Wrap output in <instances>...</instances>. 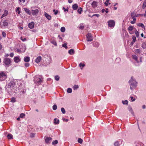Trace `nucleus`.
<instances>
[{"label":"nucleus","mask_w":146,"mask_h":146,"mask_svg":"<svg viewBox=\"0 0 146 146\" xmlns=\"http://www.w3.org/2000/svg\"><path fill=\"white\" fill-rule=\"evenodd\" d=\"M129 82L130 86V89L133 90L137 86V82L132 77L131 79L129 81Z\"/></svg>","instance_id":"f257e3e1"},{"label":"nucleus","mask_w":146,"mask_h":146,"mask_svg":"<svg viewBox=\"0 0 146 146\" xmlns=\"http://www.w3.org/2000/svg\"><path fill=\"white\" fill-rule=\"evenodd\" d=\"M34 80L35 83L37 85H40L42 82L41 77L39 75H36L35 76Z\"/></svg>","instance_id":"f03ea898"},{"label":"nucleus","mask_w":146,"mask_h":146,"mask_svg":"<svg viewBox=\"0 0 146 146\" xmlns=\"http://www.w3.org/2000/svg\"><path fill=\"white\" fill-rule=\"evenodd\" d=\"M7 78V76L6 73L3 72H0V81H3Z\"/></svg>","instance_id":"7ed1b4c3"},{"label":"nucleus","mask_w":146,"mask_h":146,"mask_svg":"<svg viewBox=\"0 0 146 146\" xmlns=\"http://www.w3.org/2000/svg\"><path fill=\"white\" fill-rule=\"evenodd\" d=\"M3 62L6 66L8 67L9 65H11V61L10 58H6L4 59Z\"/></svg>","instance_id":"20e7f679"},{"label":"nucleus","mask_w":146,"mask_h":146,"mask_svg":"<svg viewBox=\"0 0 146 146\" xmlns=\"http://www.w3.org/2000/svg\"><path fill=\"white\" fill-rule=\"evenodd\" d=\"M108 26L111 28H113L115 25V22L112 20H110L108 21Z\"/></svg>","instance_id":"39448f33"},{"label":"nucleus","mask_w":146,"mask_h":146,"mask_svg":"<svg viewBox=\"0 0 146 146\" xmlns=\"http://www.w3.org/2000/svg\"><path fill=\"white\" fill-rule=\"evenodd\" d=\"M134 29H135L136 31H137V30L134 28V27L132 26H129L127 28V30H128L129 33L131 35L134 33V32L133 31Z\"/></svg>","instance_id":"423d86ee"},{"label":"nucleus","mask_w":146,"mask_h":146,"mask_svg":"<svg viewBox=\"0 0 146 146\" xmlns=\"http://www.w3.org/2000/svg\"><path fill=\"white\" fill-rule=\"evenodd\" d=\"M86 37L87 39V41H92L93 38L90 33H88L86 35Z\"/></svg>","instance_id":"0eeeda50"},{"label":"nucleus","mask_w":146,"mask_h":146,"mask_svg":"<svg viewBox=\"0 0 146 146\" xmlns=\"http://www.w3.org/2000/svg\"><path fill=\"white\" fill-rule=\"evenodd\" d=\"M8 23L6 21H4L0 24V26L2 28H5L8 25Z\"/></svg>","instance_id":"6e6552de"},{"label":"nucleus","mask_w":146,"mask_h":146,"mask_svg":"<svg viewBox=\"0 0 146 146\" xmlns=\"http://www.w3.org/2000/svg\"><path fill=\"white\" fill-rule=\"evenodd\" d=\"M39 12L38 10L36 9L35 10H32L31 11L32 14L33 15H36L38 14Z\"/></svg>","instance_id":"1a4fd4ad"},{"label":"nucleus","mask_w":146,"mask_h":146,"mask_svg":"<svg viewBox=\"0 0 146 146\" xmlns=\"http://www.w3.org/2000/svg\"><path fill=\"white\" fill-rule=\"evenodd\" d=\"M14 60L16 63H18L20 61V60L18 56H16L14 57Z\"/></svg>","instance_id":"9d476101"},{"label":"nucleus","mask_w":146,"mask_h":146,"mask_svg":"<svg viewBox=\"0 0 146 146\" xmlns=\"http://www.w3.org/2000/svg\"><path fill=\"white\" fill-rule=\"evenodd\" d=\"M34 23L33 22L29 23L28 24V27L31 29H32L34 28Z\"/></svg>","instance_id":"9b49d317"},{"label":"nucleus","mask_w":146,"mask_h":146,"mask_svg":"<svg viewBox=\"0 0 146 146\" xmlns=\"http://www.w3.org/2000/svg\"><path fill=\"white\" fill-rule=\"evenodd\" d=\"M8 14V12L7 10H5L4 12V13L3 14L1 17V18H2L5 17Z\"/></svg>","instance_id":"f8f14e48"},{"label":"nucleus","mask_w":146,"mask_h":146,"mask_svg":"<svg viewBox=\"0 0 146 146\" xmlns=\"http://www.w3.org/2000/svg\"><path fill=\"white\" fill-rule=\"evenodd\" d=\"M14 85L12 83H9L8 85V88L12 90L14 87Z\"/></svg>","instance_id":"ddd939ff"},{"label":"nucleus","mask_w":146,"mask_h":146,"mask_svg":"<svg viewBox=\"0 0 146 146\" xmlns=\"http://www.w3.org/2000/svg\"><path fill=\"white\" fill-rule=\"evenodd\" d=\"M44 15L46 18L48 20H50L51 19V16L49 15L48 13H45Z\"/></svg>","instance_id":"4468645a"},{"label":"nucleus","mask_w":146,"mask_h":146,"mask_svg":"<svg viewBox=\"0 0 146 146\" xmlns=\"http://www.w3.org/2000/svg\"><path fill=\"white\" fill-rule=\"evenodd\" d=\"M68 52L69 54L72 55L75 52L74 49H71L69 50Z\"/></svg>","instance_id":"2eb2a0df"},{"label":"nucleus","mask_w":146,"mask_h":146,"mask_svg":"<svg viewBox=\"0 0 146 146\" xmlns=\"http://www.w3.org/2000/svg\"><path fill=\"white\" fill-rule=\"evenodd\" d=\"M41 59V57L40 56H38L35 60V62L36 63H39L40 62Z\"/></svg>","instance_id":"dca6fc26"},{"label":"nucleus","mask_w":146,"mask_h":146,"mask_svg":"<svg viewBox=\"0 0 146 146\" xmlns=\"http://www.w3.org/2000/svg\"><path fill=\"white\" fill-rule=\"evenodd\" d=\"M52 139V138L50 137H47L46 138L45 140V142L46 143H48Z\"/></svg>","instance_id":"f3484780"},{"label":"nucleus","mask_w":146,"mask_h":146,"mask_svg":"<svg viewBox=\"0 0 146 146\" xmlns=\"http://www.w3.org/2000/svg\"><path fill=\"white\" fill-rule=\"evenodd\" d=\"M30 60V58L29 57H25L24 58V61L26 62H29Z\"/></svg>","instance_id":"a211bd4d"},{"label":"nucleus","mask_w":146,"mask_h":146,"mask_svg":"<svg viewBox=\"0 0 146 146\" xmlns=\"http://www.w3.org/2000/svg\"><path fill=\"white\" fill-rule=\"evenodd\" d=\"M78 7L77 4H75L72 5V7L74 10H76L77 9Z\"/></svg>","instance_id":"6ab92c4d"},{"label":"nucleus","mask_w":146,"mask_h":146,"mask_svg":"<svg viewBox=\"0 0 146 146\" xmlns=\"http://www.w3.org/2000/svg\"><path fill=\"white\" fill-rule=\"evenodd\" d=\"M24 9L29 15H30L31 14V13L30 11V10L26 8H25Z\"/></svg>","instance_id":"aec40b11"},{"label":"nucleus","mask_w":146,"mask_h":146,"mask_svg":"<svg viewBox=\"0 0 146 146\" xmlns=\"http://www.w3.org/2000/svg\"><path fill=\"white\" fill-rule=\"evenodd\" d=\"M137 25L139 27H142V28L145 29V27L144 25L142 23H138L137 24Z\"/></svg>","instance_id":"412c9836"},{"label":"nucleus","mask_w":146,"mask_h":146,"mask_svg":"<svg viewBox=\"0 0 146 146\" xmlns=\"http://www.w3.org/2000/svg\"><path fill=\"white\" fill-rule=\"evenodd\" d=\"M133 58L137 62H139V61L137 60V56L135 55H132Z\"/></svg>","instance_id":"4be33fe9"},{"label":"nucleus","mask_w":146,"mask_h":146,"mask_svg":"<svg viewBox=\"0 0 146 146\" xmlns=\"http://www.w3.org/2000/svg\"><path fill=\"white\" fill-rule=\"evenodd\" d=\"M97 2L96 1H93L92 4L93 7L95 8L97 6Z\"/></svg>","instance_id":"5701e85b"},{"label":"nucleus","mask_w":146,"mask_h":146,"mask_svg":"<svg viewBox=\"0 0 146 146\" xmlns=\"http://www.w3.org/2000/svg\"><path fill=\"white\" fill-rule=\"evenodd\" d=\"M59 119H56L55 118L54 119V123L55 124H58L59 123Z\"/></svg>","instance_id":"b1692460"},{"label":"nucleus","mask_w":146,"mask_h":146,"mask_svg":"<svg viewBox=\"0 0 146 146\" xmlns=\"http://www.w3.org/2000/svg\"><path fill=\"white\" fill-rule=\"evenodd\" d=\"M7 138H8V139H13V136L11 134H8L7 135Z\"/></svg>","instance_id":"393cba45"},{"label":"nucleus","mask_w":146,"mask_h":146,"mask_svg":"<svg viewBox=\"0 0 146 146\" xmlns=\"http://www.w3.org/2000/svg\"><path fill=\"white\" fill-rule=\"evenodd\" d=\"M93 45L95 47H98L99 46V44L98 42H96Z\"/></svg>","instance_id":"a878e982"},{"label":"nucleus","mask_w":146,"mask_h":146,"mask_svg":"<svg viewBox=\"0 0 146 146\" xmlns=\"http://www.w3.org/2000/svg\"><path fill=\"white\" fill-rule=\"evenodd\" d=\"M146 7V0L143 3L142 8L143 9H144Z\"/></svg>","instance_id":"bb28decb"},{"label":"nucleus","mask_w":146,"mask_h":146,"mask_svg":"<svg viewBox=\"0 0 146 146\" xmlns=\"http://www.w3.org/2000/svg\"><path fill=\"white\" fill-rule=\"evenodd\" d=\"M15 11L16 12H17L18 14H19L21 13V11H20V8L19 7H17L15 10Z\"/></svg>","instance_id":"cd10ccee"},{"label":"nucleus","mask_w":146,"mask_h":146,"mask_svg":"<svg viewBox=\"0 0 146 146\" xmlns=\"http://www.w3.org/2000/svg\"><path fill=\"white\" fill-rule=\"evenodd\" d=\"M110 0H106V1L104 3V4L106 6H108V3L109 4H110V3H109Z\"/></svg>","instance_id":"c85d7f7f"},{"label":"nucleus","mask_w":146,"mask_h":146,"mask_svg":"<svg viewBox=\"0 0 146 146\" xmlns=\"http://www.w3.org/2000/svg\"><path fill=\"white\" fill-rule=\"evenodd\" d=\"M120 145L118 141H115L114 143V145L115 146H118Z\"/></svg>","instance_id":"c756f323"},{"label":"nucleus","mask_w":146,"mask_h":146,"mask_svg":"<svg viewBox=\"0 0 146 146\" xmlns=\"http://www.w3.org/2000/svg\"><path fill=\"white\" fill-rule=\"evenodd\" d=\"M60 31L62 32H64L65 31V28L64 27H62L60 29Z\"/></svg>","instance_id":"7c9ffc66"},{"label":"nucleus","mask_w":146,"mask_h":146,"mask_svg":"<svg viewBox=\"0 0 146 146\" xmlns=\"http://www.w3.org/2000/svg\"><path fill=\"white\" fill-rule=\"evenodd\" d=\"M61 110L63 114H64L65 113L66 111L64 108H61Z\"/></svg>","instance_id":"2f4dec72"},{"label":"nucleus","mask_w":146,"mask_h":146,"mask_svg":"<svg viewBox=\"0 0 146 146\" xmlns=\"http://www.w3.org/2000/svg\"><path fill=\"white\" fill-rule=\"evenodd\" d=\"M82 8L81 7H80L78 9L77 11L80 14H81V12H82Z\"/></svg>","instance_id":"473e14b6"},{"label":"nucleus","mask_w":146,"mask_h":146,"mask_svg":"<svg viewBox=\"0 0 146 146\" xmlns=\"http://www.w3.org/2000/svg\"><path fill=\"white\" fill-rule=\"evenodd\" d=\"M142 46L143 48H146V42H144L142 44Z\"/></svg>","instance_id":"72a5a7b5"},{"label":"nucleus","mask_w":146,"mask_h":146,"mask_svg":"<svg viewBox=\"0 0 146 146\" xmlns=\"http://www.w3.org/2000/svg\"><path fill=\"white\" fill-rule=\"evenodd\" d=\"M51 42L55 46H56L57 45V43L55 41H52Z\"/></svg>","instance_id":"f704fd0d"},{"label":"nucleus","mask_w":146,"mask_h":146,"mask_svg":"<svg viewBox=\"0 0 146 146\" xmlns=\"http://www.w3.org/2000/svg\"><path fill=\"white\" fill-rule=\"evenodd\" d=\"M67 92L68 93H71L72 92V90L71 88H68L67 90Z\"/></svg>","instance_id":"c9c22d12"},{"label":"nucleus","mask_w":146,"mask_h":146,"mask_svg":"<svg viewBox=\"0 0 146 146\" xmlns=\"http://www.w3.org/2000/svg\"><path fill=\"white\" fill-rule=\"evenodd\" d=\"M83 141V140L81 138H79L78 140V142L80 143H82Z\"/></svg>","instance_id":"e433bc0d"},{"label":"nucleus","mask_w":146,"mask_h":146,"mask_svg":"<svg viewBox=\"0 0 146 146\" xmlns=\"http://www.w3.org/2000/svg\"><path fill=\"white\" fill-rule=\"evenodd\" d=\"M133 41V42H135L136 41V39L135 36H132Z\"/></svg>","instance_id":"4c0bfd02"},{"label":"nucleus","mask_w":146,"mask_h":146,"mask_svg":"<svg viewBox=\"0 0 146 146\" xmlns=\"http://www.w3.org/2000/svg\"><path fill=\"white\" fill-rule=\"evenodd\" d=\"M25 116V114L23 113H21L20 114V117L21 118H24Z\"/></svg>","instance_id":"58836bf2"},{"label":"nucleus","mask_w":146,"mask_h":146,"mask_svg":"<svg viewBox=\"0 0 146 146\" xmlns=\"http://www.w3.org/2000/svg\"><path fill=\"white\" fill-rule=\"evenodd\" d=\"M100 15H99V14H94L93 15H92V17H91V16H90V15H89V16L90 17H92L93 16H96L97 17H99L100 16Z\"/></svg>","instance_id":"ea45409f"},{"label":"nucleus","mask_w":146,"mask_h":146,"mask_svg":"<svg viewBox=\"0 0 146 146\" xmlns=\"http://www.w3.org/2000/svg\"><path fill=\"white\" fill-rule=\"evenodd\" d=\"M57 108V106L55 104L54 105H53V109L54 110H56Z\"/></svg>","instance_id":"a19ab883"},{"label":"nucleus","mask_w":146,"mask_h":146,"mask_svg":"<svg viewBox=\"0 0 146 146\" xmlns=\"http://www.w3.org/2000/svg\"><path fill=\"white\" fill-rule=\"evenodd\" d=\"M122 102L123 104H127L128 103V101L127 100H126L125 101H123Z\"/></svg>","instance_id":"79ce46f5"},{"label":"nucleus","mask_w":146,"mask_h":146,"mask_svg":"<svg viewBox=\"0 0 146 146\" xmlns=\"http://www.w3.org/2000/svg\"><path fill=\"white\" fill-rule=\"evenodd\" d=\"M59 77L58 76H55V79L56 81L59 80Z\"/></svg>","instance_id":"37998d69"},{"label":"nucleus","mask_w":146,"mask_h":146,"mask_svg":"<svg viewBox=\"0 0 146 146\" xmlns=\"http://www.w3.org/2000/svg\"><path fill=\"white\" fill-rule=\"evenodd\" d=\"M129 111L131 113L133 114V113L132 109L131 107H130L129 108Z\"/></svg>","instance_id":"c03bdc74"},{"label":"nucleus","mask_w":146,"mask_h":146,"mask_svg":"<svg viewBox=\"0 0 146 146\" xmlns=\"http://www.w3.org/2000/svg\"><path fill=\"white\" fill-rule=\"evenodd\" d=\"M85 64H84L80 63L79 64V66L80 67L83 68L85 66Z\"/></svg>","instance_id":"a18cd8bd"},{"label":"nucleus","mask_w":146,"mask_h":146,"mask_svg":"<svg viewBox=\"0 0 146 146\" xmlns=\"http://www.w3.org/2000/svg\"><path fill=\"white\" fill-rule=\"evenodd\" d=\"M73 88L74 90H76L78 88V86L77 85H75L74 86Z\"/></svg>","instance_id":"49530a36"},{"label":"nucleus","mask_w":146,"mask_h":146,"mask_svg":"<svg viewBox=\"0 0 146 146\" xmlns=\"http://www.w3.org/2000/svg\"><path fill=\"white\" fill-rule=\"evenodd\" d=\"M58 143V141L57 140H55L52 142V144L53 145H55L57 144Z\"/></svg>","instance_id":"de8ad7c7"},{"label":"nucleus","mask_w":146,"mask_h":146,"mask_svg":"<svg viewBox=\"0 0 146 146\" xmlns=\"http://www.w3.org/2000/svg\"><path fill=\"white\" fill-rule=\"evenodd\" d=\"M15 99L14 98H12L11 100V102H15Z\"/></svg>","instance_id":"09e8293b"},{"label":"nucleus","mask_w":146,"mask_h":146,"mask_svg":"<svg viewBox=\"0 0 146 146\" xmlns=\"http://www.w3.org/2000/svg\"><path fill=\"white\" fill-rule=\"evenodd\" d=\"M66 45V43H64L62 45V46H63V47H64L66 49L67 48V47Z\"/></svg>","instance_id":"8fccbe9b"},{"label":"nucleus","mask_w":146,"mask_h":146,"mask_svg":"<svg viewBox=\"0 0 146 146\" xmlns=\"http://www.w3.org/2000/svg\"><path fill=\"white\" fill-rule=\"evenodd\" d=\"M130 98L131 99V102H133L135 101V98H133V97L132 96H131L130 97Z\"/></svg>","instance_id":"3c124183"},{"label":"nucleus","mask_w":146,"mask_h":146,"mask_svg":"<svg viewBox=\"0 0 146 146\" xmlns=\"http://www.w3.org/2000/svg\"><path fill=\"white\" fill-rule=\"evenodd\" d=\"M21 39L23 41H25L27 39L26 38H23V37H21Z\"/></svg>","instance_id":"603ef678"},{"label":"nucleus","mask_w":146,"mask_h":146,"mask_svg":"<svg viewBox=\"0 0 146 146\" xmlns=\"http://www.w3.org/2000/svg\"><path fill=\"white\" fill-rule=\"evenodd\" d=\"M135 34L136 37H138L139 36V33L138 31H136L135 32Z\"/></svg>","instance_id":"864d4df0"},{"label":"nucleus","mask_w":146,"mask_h":146,"mask_svg":"<svg viewBox=\"0 0 146 146\" xmlns=\"http://www.w3.org/2000/svg\"><path fill=\"white\" fill-rule=\"evenodd\" d=\"M53 12H54V14L55 15H57L58 13V11L57 10H55V9H54L53 10Z\"/></svg>","instance_id":"5fc2aeb1"},{"label":"nucleus","mask_w":146,"mask_h":146,"mask_svg":"<svg viewBox=\"0 0 146 146\" xmlns=\"http://www.w3.org/2000/svg\"><path fill=\"white\" fill-rule=\"evenodd\" d=\"M25 65L26 67H28L29 66V63H25Z\"/></svg>","instance_id":"6e6d98bb"},{"label":"nucleus","mask_w":146,"mask_h":146,"mask_svg":"<svg viewBox=\"0 0 146 146\" xmlns=\"http://www.w3.org/2000/svg\"><path fill=\"white\" fill-rule=\"evenodd\" d=\"M2 35L3 37H5L6 36V34L5 32H3L2 33Z\"/></svg>","instance_id":"4d7b16f0"},{"label":"nucleus","mask_w":146,"mask_h":146,"mask_svg":"<svg viewBox=\"0 0 146 146\" xmlns=\"http://www.w3.org/2000/svg\"><path fill=\"white\" fill-rule=\"evenodd\" d=\"M62 9L63 10H64V11L65 12L68 11V10L67 9H65L64 7H63Z\"/></svg>","instance_id":"13d9d810"},{"label":"nucleus","mask_w":146,"mask_h":146,"mask_svg":"<svg viewBox=\"0 0 146 146\" xmlns=\"http://www.w3.org/2000/svg\"><path fill=\"white\" fill-rule=\"evenodd\" d=\"M14 56V54L13 53H11L10 54V56L11 57H13Z\"/></svg>","instance_id":"bf43d9fd"},{"label":"nucleus","mask_w":146,"mask_h":146,"mask_svg":"<svg viewBox=\"0 0 146 146\" xmlns=\"http://www.w3.org/2000/svg\"><path fill=\"white\" fill-rule=\"evenodd\" d=\"M84 27L83 26L81 25L80 26L79 28L81 29H84Z\"/></svg>","instance_id":"052dcab7"},{"label":"nucleus","mask_w":146,"mask_h":146,"mask_svg":"<svg viewBox=\"0 0 146 146\" xmlns=\"http://www.w3.org/2000/svg\"><path fill=\"white\" fill-rule=\"evenodd\" d=\"M63 120L64 121H65L66 122H68V119H65V118H63Z\"/></svg>","instance_id":"680f3d73"},{"label":"nucleus","mask_w":146,"mask_h":146,"mask_svg":"<svg viewBox=\"0 0 146 146\" xmlns=\"http://www.w3.org/2000/svg\"><path fill=\"white\" fill-rule=\"evenodd\" d=\"M34 136H35V134L34 133H32L31 134V137H34Z\"/></svg>","instance_id":"e2e57ef3"},{"label":"nucleus","mask_w":146,"mask_h":146,"mask_svg":"<svg viewBox=\"0 0 146 146\" xmlns=\"http://www.w3.org/2000/svg\"><path fill=\"white\" fill-rule=\"evenodd\" d=\"M68 2L70 3H71L73 2V0H68Z\"/></svg>","instance_id":"0e129e2a"},{"label":"nucleus","mask_w":146,"mask_h":146,"mask_svg":"<svg viewBox=\"0 0 146 146\" xmlns=\"http://www.w3.org/2000/svg\"><path fill=\"white\" fill-rule=\"evenodd\" d=\"M26 0H19V1L21 2H22L23 3H24L25 2Z\"/></svg>","instance_id":"69168bd1"},{"label":"nucleus","mask_w":146,"mask_h":146,"mask_svg":"<svg viewBox=\"0 0 146 146\" xmlns=\"http://www.w3.org/2000/svg\"><path fill=\"white\" fill-rule=\"evenodd\" d=\"M133 14H134L133 13H131V16L132 17V18H133V17H134V16H133Z\"/></svg>","instance_id":"338daca9"},{"label":"nucleus","mask_w":146,"mask_h":146,"mask_svg":"<svg viewBox=\"0 0 146 146\" xmlns=\"http://www.w3.org/2000/svg\"><path fill=\"white\" fill-rule=\"evenodd\" d=\"M16 51L18 52H20L21 51V50H20L19 49H17V50H16Z\"/></svg>","instance_id":"774afa93"}]
</instances>
